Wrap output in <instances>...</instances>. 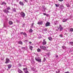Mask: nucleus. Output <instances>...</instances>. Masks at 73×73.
Here are the masks:
<instances>
[{
  "label": "nucleus",
  "mask_w": 73,
  "mask_h": 73,
  "mask_svg": "<svg viewBox=\"0 0 73 73\" xmlns=\"http://www.w3.org/2000/svg\"><path fill=\"white\" fill-rule=\"evenodd\" d=\"M62 48H63V49H65V46H62Z\"/></svg>",
  "instance_id": "c03bdc74"
},
{
  "label": "nucleus",
  "mask_w": 73,
  "mask_h": 73,
  "mask_svg": "<svg viewBox=\"0 0 73 73\" xmlns=\"http://www.w3.org/2000/svg\"><path fill=\"white\" fill-rule=\"evenodd\" d=\"M19 66L20 67H21V64H18Z\"/></svg>",
  "instance_id": "4c0bfd02"
},
{
  "label": "nucleus",
  "mask_w": 73,
  "mask_h": 73,
  "mask_svg": "<svg viewBox=\"0 0 73 73\" xmlns=\"http://www.w3.org/2000/svg\"><path fill=\"white\" fill-rule=\"evenodd\" d=\"M31 1H33V0H30Z\"/></svg>",
  "instance_id": "6e6d98bb"
},
{
  "label": "nucleus",
  "mask_w": 73,
  "mask_h": 73,
  "mask_svg": "<svg viewBox=\"0 0 73 73\" xmlns=\"http://www.w3.org/2000/svg\"><path fill=\"white\" fill-rule=\"evenodd\" d=\"M54 25H56V23H54Z\"/></svg>",
  "instance_id": "4d7b16f0"
},
{
  "label": "nucleus",
  "mask_w": 73,
  "mask_h": 73,
  "mask_svg": "<svg viewBox=\"0 0 73 73\" xmlns=\"http://www.w3.org/2000/svg\"><path fill=\"white\" fill-rule=\"evenodd\" d=\"M6 20H8V19H7Z\"/></svg>",
  "instance_id": "bf43d9fd"
},
{
  "label": "nucleus",
  "mask_w": 73,
  "mask_h": 73,
  "mask_svg": "<svg viewBox=\"0 0 73 73\" xmlns=\"http://www.w3.org/2000/svg\"><path fill=\"white\" fill-rule=\"evenodd\" d=\"M59 36L61 37H63V36H62V34H61L59 35Z\"/></svg>",
  "instance_id": "473e14b6"
},
{
  "label": "nucleus",
  "mask_w": 73,
  "mask_h": 73,
  "mask_svg": "<svg viewBox=\"0 0 73 73\" xmlns=\"http://www.w3.org/2000/svg\"><path fill=\"white\" fill-rule=\"evenodd\" d=\"M3 11L5 13H9V11H8V10H7V9H5V10H3Z\"/></svg>",
  "instance_id": "0eeeda50"
},
{
  "label": "nucleus",
  "mask_w": 73,
  "mask_h": 73,
  "mask_svg": "<svg viewBox=\"0 0 73 73\" xmlns=\"http://www.w3.org/2000/svg\"><path fill=\"white\" fill-rule=\"evenodd\" d=\"M25 73H29V72L28 71V70H27L26 71H25L24 72Z\"/></svg>",
  "instance_id": "2f4dec72"
},
{
  "label": "nucleus",
  "mask_w": 73,
  "mask_h": 73,
  "mask_svg": "<svg viewBox=\"0 0 73 73\" xmlns=\"http://www.w3.org/2000/svg\"><path fill=\"white\" fill-rule=\"evenodd\" d=\"M18 72L19 73H23V71H21L20 69H19L18 71Z\"/></svg>",
  "instance_id": "4468645a"
},
{
  "label": "nucleus",
  "mask_w": 73,
  "mask_h": 73,
  "mask_svg": "<svg viewBox=\"0 0 73 73\" xmlns=\"http://www.w3.org/2000/svg\"><path fill=\"white\" fill-rule=\"evenodd\" d=\"M48 40H50V41H52V38L51 37H49L48 38Z\"/></svg>",
  "instance_id": "6ab92c4d"
},
{
  "label": "nucleus",
  "mask_w": 73,
  "mask_h": 73,
  "mask_svg": "<svg viewBox=\"0 0 73 73\" xmlns=\"http://www.w3.org/2000/svg\"><path fill=\"white\" fill-rule=\"evenodd\" d=\"M9 62H11V61L8 58H7L6 59V62H5V64H8Z\"/></svg>",
  "instance_id": "7ed1b4c3"
},
{
  "label": "nucleus",
  "mask_w": 73,
  "mask_h": 73,
  "mask_svg": "<svg viewBox=\"0 0 73 73\" xmlns=\"http://www.w3.org/2000/svg\"><path fill=\"white\" fill-rule=\"evenodd\" d=\"M31 63L32 64H33V65H34L35 64V61H34V60L33 59H32L31 61Z\"/></svg>",
  "instance_id": "f8f14e48"
},
{
  "label": "nucleus",
  "mask_w": 73,
  "mask_h": 73,
  "mask_svg": "<svg viewBox=\"0 0 73 73\" xmlns=\"http://www.w3.org/2000/svg\"><path fill=\"white\" fill-rule=\"evenodd\" d=\"M49 14H46V16H47V17H48V16H49Z\"/></svg>",
  "instance_id": "ea45409f"
},
{
  "label": "nucleus",
  "mask_w": 73,
  "mask_h": 73,
  "mask_svg": "<svg viewBox=\"0 0 73 73\" xmlns=\"http://www.w3.org/2000/svg\"><path fill=\"white\" fill-rule=\"evenodd\" d=\"M25 26V25L24 24H23V27H24Z\"/></svg>",
  "instance_id": "3c124183"
},
{
  "label": "nucleus",
  "mask_w": 73,
  "mask_h": 73,
  "mask_svg": "<svg viewBox=\"0 0 73 73\" xmlns=\"http://www.w3.org/2000/svg\"><path fill=\"white\" fill-rule=\"evenodd\" d=\"M22 49H25V47H22Z\"/></svg>",
  "instance_id": "58836bf2"
},
{
  "label": "nucleus",
  "mask_w": 73,
  "mask_h": 73,
  "mask_svg": "<svg viewBox=\"0 0 73 73\" xmlns=\"http://www.w3.org/2000/svg\"><path fill=\"white\" fill-rule=\"evenodd\" d=\"M20 15H21V17H25V13L23 12H21L20 13Z\"/></svg>",
  "instance_id": "20e7f679"
},
{
  "label": "nucleus",
  "mask_w": 73,
  "mask_h": 73,
  "mask_svg": "<svg viewBox=\"0 0 73 73\" xmlns=\"http://www.w3.org/2000/svg\"><path fill=\"white\" fill-rule=\"evenodd\" d=\"M8 68L9 69H10V68L12 67V65L11 64H9L8 65Z\"/></svg>",
  "instance_id": "ddd939ff"
},
{
  "label": "nucleus",
  "mask_w": 73,
  "mask_h": 73,
  "mask_svg": "<svg viewBox=\"0 0 73 73\" xmlns=\"http://www.w3.org/2000/svg\"><path fill=\"white\" fill-rule=\"evenodd\" d=\"M43 23L42 21H39L38 22V24L39 25H42Z\"/></svg>",
  "instance_id": "9d476101"
},
{
  "label": "nucleus",
  "mask_w": 73,
  "mask_h": 73,
  "mask_svg": "<svg viewBox=\"0 0 73 73\" xmlns=\"http://www.w3.org/2000/svg\"><path fill=\"white\" fill-rule=\"evenodd\" d=\"M58 57V55H56V58Z\"/></svg>",
  "instance_id": "de8ad7c7"
},
{
  "label": "nucleus",
  "mask_w": 73,
  "mask_h": 73,
  "mask_svg": "<svg viewBox=\"0 0 73 73\" xmlns=\"http://www.w3.org/2000/svg\"><path fill=\"white\" fill-rule=\"evenodd\" d=\"M67 20H68L67 19H64L62 20V21H63V22H66V21H67Z\"/></svg>",
  "instance_id": "aec40b11"
},
{
  "label": "nucleus",
  "mask_w": 73,
  "mask_h": 73,
  "mask_svg": "<svg viewBox=\"0 0 73 73\" xmlns=\"http://www.w3.org/2000/svg\"><path fill=\"white\" fill-rule=\"evenodd\" d=\"M19 44H21V45H23V42L21 41V40H20L18 42Z\"/></svg>",
  "instance_id": "dca6fc26"
},
{
  "label": "nucleus",
  "mask_w": 73,
  "mask_h": 73,
  "mask_svg": "<svg viewBox=\"0 0 73 73\" xmlns=\"http://www.w3.org/2000/svg\"><path fill=\"white\" fill-rule=\"evenodd\" d=\"M55 5L56 7H59V5L57 4H55Z\"/></svg>",
  "instance_id": "72a5a7b5"
},
{
  "label": "nucleus",
  "mask_w": 73,
  "mask_h": 73,
  "mask_svg": "<svg viewBox=\"0 0 73 73\" xmlns=\"http://www.w3.org/2000/svg\"><path fill=\"white\" fill-rule=\"evenodd\" d=\"M29 43L30 44H32V42H29Z\"/></svg>",
  "instance_id": "603ef678"
},
{
  "label": "nucleus",
  "mask_w": 73,
  "mask_h": 73,
  "mask_svg": "<svg viewBox=\"0 0 73 73\" xmlns=\"http://www.w3.org/2000/svg\"><path fill=\"white\" fill-rule=\"evenodd\" d=\"M59 29H60L59 31H62V30H63V28L61 26V25H59V27L58 28V30H56V31H58V30H59Z\"/></svg>",
  "instance_id": "f03ea898"
},
{
  "label": "nucleus",
  "mask_w": 73,
  "mask_h": 73,
  "mask_svg": "<svg viewBox=\"0 0 73 73\" xmlns=\"http://www.w3.org/2000/svg\"><path fill=\"white\" fill-rule=\"evenodd\" d=\"M66 5L68 8H69V7H69L70 6H69V4H66Z\"/></svg>",
  "instance_id": "7c9ffc66"
},
{
  "label": "nucleus",
  "mask_w": 73,
  "mask_h": 73,
  "mask_svg": "<svg viewBox=\"0 0 73 73\" xmlns=\"http://www.w3.org/2000/svg\"><path fill=\"white\" fill-rule=\"evenodd\" d=\"M34 25V23H32L31 26V28H34L35 27L33 26Z\"/></svg>",
  "instance_id": "a211bd4d"
},
{
  "label": "nucleus",
  "mask_w": 73,
  "mask_h": 73,
  "mask_svg": "<svg viewBox=\"0 0 73 73\" xmlns=\"http://www.w3.org/2000/svg\"><path fill=\"white\" fill-rule=\"evenodd\" d=\"M70 31L72 32L73 31V29L72 28H71L70 29Z\"/></svg>",
  "instance_id": "bb28decb"
},
{
  "label": "nucleus",
  "mask_w": 73,
  "mask_h": 73,
  "mask_svg": "<svg viewBox=\"0 0 73 73\" xmlns=\"http://www.w3.org/2000/svg\"><path fill=\"white\" fill-rule=\"evenodd\" d=\"M3 27H5V28L6 27V25H4V24Z\"/></svg>",
  "instance_id": "79ce46f5"
},
{
  "label": "nucleus",
  "mask_w": 73,
  "mask_h": 73,
  "mask_svg": "<svg viewBox=\"0 0 73 73\" xmlns=\"http://www.w3.org/2000/svg\"><path fill=\"white\" fill-rule=\"evenodd\" d=\"M42 8L44 10H46V8L44 6H42Z\"/></svg>",
  "instance_id": "2eb2a0df"
},
{
  "label": "nucleus",
  "mask_w": 73,
  "mask_h": 73,
  "mask_svg": "<svg viewBox=\"0 0 73 73\" xmlns=\"http://www.w3.org/2000/svg\"><path fill=\"white\" fill-rule=\"evenodd\" d=\"M16 9H15V8L13 9V12H16Z\"/></svg>",
  "instance_id": "393cba45"
},
{
  "label": "nucleus",
  "mask_w": 73,
  "mask_h": 73,
  "mask_svg": "<svg viewBox=\"0 0 73 73\" xmlns=\"http://www.w3.org/2000/svg\"><path fill=\"white\" fill-rule=\"evenodd\" d=\"M40 48L41 49H42L43 50H47L46 49V47L44 46H40Z\"/></svg>",
  "instance_id": "f257e3e1"
},
{
  "label": "nucleus",
  "mask_w": 73,
  "mask_h": 73,
  "mask_svg": "<svg viewBox=\"0 0 73 73\" xmlns=\"http://www.w3.org/2000/svg\"><path fill=\"white\" fill-rule=\"evenodd\" d=\"M60 7H64V6L63 5H60Z\"/></svg>",
  "instance_id": "e433bc0d"
},
{
  "label": "nucleus",
  "mask_w": 73,
  "mask_h": 73,
  "mask_svg": "<svg viewBox=\"0 0 73 73\" xmlns=\"http://www.w3.org/2000/svg\"><path fill=\"white\" fill-rule=\"evenodd\" d=\"M43 14L44 15V16H46V14L45 13H43Z\"/></svg>",
  "instance_id": "a19ab883"
},
{
  "label": "nucleus",
  "mask_w": 73,
  "mask_h": 73,
  "mask_svg": "<svg viewBox=\"0 0 73 73\" xmlns=\"http://www.w3.org/2000/svg\"><path fill=\"white\" fill-rule=\"evenodd\" d=\"M46 44V42L45 41V39L43 40V41L42 42V44L43 45H45Z\"/></svg>",
  "instance_id": "6e6552de"
},
{
  "label": "nucleus",
  "mask_w": 73,
  "mask_h": 73,
  "mask_svg": "<svg viewBox=\"0 0 73 73\" xmlns=\"http://www.w3.org/2000/svg\"><path fill=\"white\" fill-rule=\"evenodd\" d=\"M69 44L70 45H72L73 44V42H69Z\"/></svg>",
  "instance_id": "4be33fe9"
},
{
  "label": "nucleus",
  "mask_w": 73,
  "mask_h": 73,
  "mask_svg": "<svg viewBox=\"0 0 73 73\" xmlns=\"http://www.w3.org/2000/svg\"><path fill=\"white\" fill-rule=\"evenodd\" d=\"M47 56H50V54L49 53H48L47 54Z\"/></svg>",
  "instance_id": "c9c22d12"
},
{
  "label": "nucleus",
  "mask_w": 73,
  "mask_h": 73,
  "mask_svg": "<svg viewBox=\"0 0 73 73\" xmlns=\"http://www.w3.org/2000/svg\"><path fill=\"white\" fill-rule=\"evenodd\" d=\"M10 9H11V7H7V11H8V10H9Z\"/></svg>",
  "instance_id": "c756f323"
},
{
  "label": "nucleus",
  "mask_w": 73,
  "mask_h": 73,
  "mask_svg": "<svg viewBox=\"0 0 73 73\" xmlns=\"http://www.w3.org/2000/svg\"><path fill=\"white\" fill-rule=\"evenodd\" d=\"M27 68H24L23 69V70L24 71V72H25L26 71V70H27Z\"/></svg>",
  "instance_id": "a878e982"
},
{
  "label": "nucleus",
  "mask_w": 73,
  "mask_h": 73,
  "mask_svg": "<svg viewBox=\"0 0 73 73\" xmlns=\"http://www.w3.org/2000/svg\"><path fill=\"white\" fill-rule=\"evenodd\" d=\"M38 38H41V37H38Z\"/></svg>",
  "instance_id": "5fc2aeb1"
},
{
  "label": "nucleus",
  "mask_w": 73,
  "mask_h": 73,
  "mask_svg": "<svg viewBox=\"0 0 73 73\" xmlns=\"http://www.w3.org/2000/svg\"><path fill=\"white\" fill-rule=\"evenodd\" d=\"M46 48H48V47H46Z\"/></svg>",
  "instance_id": "13d9d810"
},
{
  "label": "nucleus",
  "mask_w": 73,
  "mask_h": 73,
  "mask_svg": "<svg viewBox=\"0 0 73 73\" xmlns=\"http://www.w3.org/2000/svg\"><path fill=\"white\" fill-rule=\"evenodd\" d=\"M50 23L47 21L46 23L45 26L46 27H48L50 26Z\"/></svg>",
  "instance_id": "423d86ee"
},
{
  "label": "nucleus",
  "mask_w": 73,
  "mask_h": 73,
  "mask_svg": "<svg viewBox=\"0 0 73 73\" xmlns=\"http://www.w3.org/2000/svg\"><path fill=\"white\" fill-rule=\"evenodd\" d=\"M29 49H30L31 50H33V47L32 46H30Z\"/></svg>",
  "instance_id": "412c9836"
},
{
  "label": "nucleus",
  "mask_w": 73,
  "mask_h": 73,
  "mask_svg": "<svg viewBox=\"0 0 73 73\" xmlns=\"http://www.w3.org/2000/svg\"><path fill=\"white\" fill-rule=\"evenodd\" d=\"M27 40H25L24 41L25 42H27Z\"/></svg>",
  "instance_id": "8fccbe9b"
},
{
  "label": "nucleus",
  "mask_w": 73,
  "mask_h": 73,
  "mask_svg": "<svg viewBox=\"0 0 73 73\" xmlns=\"http://www.w3.org/2000/svg\"><path fill=\"white\" fill-rule=\"evenodd\" d=\"M19 4L22 6H24V3L20 1L19 3Z\"/></svg>",
  "instance_id": "9b49d317"
},
{
  "label": "nucleus",
  "mask_w": 73,
  "mask_h": 73,
  "mask_svg": "<svg viewBox=\"0 0 73 73\" xmlns=\"http://www.w3.org/2000/svg\"><path fill=\"white\" fill-rule=\"evenodd\" d=\"M33 32V30L32 29H30L29 31V32L30 33H32Z\"/></svg>",
  "instance_id": "b1692460"
},
{
  "label": "nucleus",
  "mask_w": 73,
  "mask_h": 73,
  "mask_svg": "<svg viewBox=\"0 0 73 73\" xmlns=\"http://www.w3.org/2000/svg\"><path fill=\"white\" fill-rule=\"evenodd\" d=\"M14 6H17V4H15L14 5Z\"/></svg>",
  "instance_id": "09e8293b"
},
{
  "label": "nucleus",
  "mask_w": 73,
  "mask_h": 73,
  "mask_svg": "<svg viewBox=\"0 0 73 73\" xmlns=\"http://www.w3.org/2000/svg\"><path fill=\"white\" fill-rule=\"evenodd\" d=\"M35 60L36 61H38V62H41V59L40 58H35Z\"/></svg>",
  "instance_id": "39448f33"
},
{
  "label": "nucleus",
  "mask_w": 73,
  "mask_h": 73,
  "mask_svg": "<svg viewBox=\"0 0 73 73\" xmlns=\"http://www.w3.org/2000/svg\"><path fill=\"white\" fill-rule=\"evenodd\" d=\"M37 51L38 52H41V49L40 48H38L37 49Z\"/></svg>",
  "instance_id": "5701e85b"
},
{
  "label": "nucleus",
  "mask_w": 73,
  "mask_h": 73,
  "mask_svg": "<svg viewBox=\"0 0 73 73\" xmlns=\"http://www.w3.org/2000/svg\"><path fill=\"white\" fill-rule=\"evenodd\" d=\"M9 25H12V24H13V22H12V21H9Z\"/></svg>",
  "instance_id": "f3484780"
},
{
  "label": "nucleus",
  "mask_w": 73,
  "mask_h": 73,
  "mask_svg": "<svg viewBox=\"0 0 73 73\" xmlns=\"http://www.w3.org/2000/svg\"><path fill=\"white\" fill-rule=\"evenodd\" d=\"M64 73H70L69 71H67L64 72Z\"/></svg>",
  "instance_id": "37998d69"
},
{
  "label": "nucleus",
  "mask_w": 73,
  "mask_h": 73,
  "mask_svg": "<svg viewBox=\"0 0 73 73\" xmlns=\"http://www.w3.org/2000/svg\"><path fill=\"white\" fill-rule=\"evenodd\" d=\"M45 61H46V58H44L42 62H45Z\"/></svg>",
  "instance_id": "cd10ccee"
},
{
  "label": "nucleus",
  "mask_w": 73,
  "mask_h": 73,
  "mask_svg": "<svg viewBox=\"0 0 73 73\" xmlns=\"http://www.w3.org/2000/svg\"><path fill=\"white\" fill-rule=\"evenodd\" d=\"M24 1H25V2H28V0H24Z\"/></svg>",
  "instance_id": "a18cd8bd"
},
{
  "label": "nucleus",
  "mask_w": 73,
  "mask_h": 73,
  "mask_svg": "<svg viewBox=\"0 0 73 73\" xmlns=\"http://www.w3.org/2000/svg\"><path fill=\"white\" fill-rule=\"evenodd\" d=\"M6 3H5L4 2H3L1 4V5H4V4H5V5H6Z\"/></svg>",
  "instance_id": "c85d7f7f"
},
{
  "label": "nucleus",
  "mask_w": 73,
  "mask_h": 73,
  "mask_svg": "<svg viewBox=\"0 0 73 73\" xmlns=\"http://www.w3.org/2000/svg\"><path fill=\"white\" fill-rule=\"evenodd\" d=\"M21 35H23L25 36H27V34L25 33H23V32H22L20 33Z\"/></svg>",
  "instance_id": "1a4fd4ad"
},
{
  "label": "nucleus",
  "mask_w": 73,
  "mask_h": 73,
  "mask_svg": "<svg viewBox=\"0 0 73 73\" xmlns=\"http://www.w3.org/2000/svg\"><path fill=\"white\" fill-rule=\"evenodd\" d=\"M1 60H4V58L2 59V58H1Z\"/></svg>",
  "instance_id": "864d4df0"
},
{
  "label": "nucleus",
  "mask_w": 73,
  "mask_h": 73,
  "mask_svg": "<svg viewBox=\"0 0 73 73\" xmlns=\"http://www.w3.org/2000/svg\"><path fill=\"white\" fill-rule=\"evenodd\" d=\"M43 31L44 32H46V31H47V29H44L43 30Z\"/></svg>",
  "instance_id": "f704fd0d"
},
{
  "label": "nucleus",
  "mask_w": 73,
  "mask_h": 73,
  "mask_svg": "<svg viewBox=\"0 0 73 73\" xmlns=\"http://www.w3.org/2000/svg\"><path fill=\"white\" fill-rule=\"evenodd\" d=\"M58 0L59 1H63V0Z\"/></svg>",
  "instance_id": "49530a36"
}]
</instances>
